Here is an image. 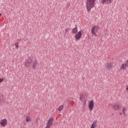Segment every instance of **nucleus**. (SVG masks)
Returning a JSON list of instances; mask_svg holds the SVG:
<instances>
[{"instance_id":"2","label":"nucleus","mask_w":128,"mask_h":128,"mask_svg":"<svg viewBox=\"0 0 128 128\" xmlns=\"http://www.w3.org/2000/svg\"><path fill=\"white\" fill-rule=\"evenodd\" d=\"M99 28L98 26H94L91 30V32H92V34L94 36H96V32Z\"/></svg>"},{"instance_id":"12","label":"nucleus","mask_w":128,"mask_h":128,"mask_svg":"<svg viewBox=\"0 0 128 128\" xmlns=\"http://www.w3.org/2000/svg\"><path fill=\"white\" fill-rule=\"evenodd\" d=\"M98 122L97 121H94L93 123L91 125L90 128H96V126Z\"/></svg>"},{"instance_id":"6","label":"nucleus","mask_w":128,"mask_h":128,"mask_svg":"<svg viewBox=\"0 0 128 128\" xmlns=\"http://www.w3.org/2000/svg\"><path fill=\"white\" fill-rule=\"evenodd\" d=\"M94 100H91L89 104V108L90 110H92V108H94Z\"/></svg>"},{"instance_id":"8","label":"nucleus","mask_w":128,"mask_h":128,"mask_svg":"<svg viewBox=\"0 0 128 128\" xmlns=\"http://www.w3.org/2000/svg\"><path fill=\"white\" fill-rule=\"evenodd\" d=\"M30 62H32V59L28 58V60L26 61V62L25 64L26 66H30Z\"/></svg>"},{"instance_id":"1","label":"nucleus","mask_w":128,"mask_h":128,"mask_svg":"<svg viewBox=\"0 0 128 128\" xmlns=\"http://www.w3.org/2000/svg\"><path fill=\"white\" fill-rule=\"evenodd\" d=\"M96 2V0H87L86 1V8L88 12H90V10L94 8V5Z\"/></svg>"},{"instance_id":"10","label":"nucleus","mask_w":128,"mask_h":128,"mask_svg":"<svg viewBox=\"0 0 128 128\" xmlns=\"http://www.w3.org/2000/svg\"><path fill=\"white\" fill-rule=\"evenodd\" d=\"M4 102V95H2L0 96V104H2Z\"/></svg>"},{"instance_id":"3","label":"nucleus","mask_w":128,"mask_h":128,"mask_svg":"<svg viewBox=\"0 0 128 128\" xmlns=\"http://www.w3.org/2000/svg\"><path fill=\"white\" fill-rule=\"evenodd\" d=\"M53 122H54V118H50L48 120V124H47V126H46V128H50Z\"/></svg>"},{"instance_id":"18","label":"nucleus","mask_w":128,"mask_h":128,"mask_svg":"<svg viewBox=\"0 0 128 128\" xmlns=\"http://www.w3.org/2000/svg\"><path fill=\"white\" fill-rule=\"evenodd\" d=\"M15 46H16V48H17V50H18V43L16 42L15 44Z\"/></svg>"},{"instance_id":"21","label":"nucleus","mask_w":128,"mask_h":128,"mask_svg":"<svg viewBox=\"0 0 128 128\" xmlns=\"http://www.w3.org/2000/svg\"><path fill=\"white\" fill-rule=\"evenodd\" d=\"M66 32H68V28H67L66 30Z\"/></svg>"},{"instance_id":"9","label":"nucleus","mask_w":128,"mask_h":128,"mask_svg":"<svg viewBox=\"0 0 128 128\" xmlns=\"http://www.w3.org/2000/svg\"><path fill=\"white\" fill-rule=\"evenodd\" d=\"M78 32V26L76 25V27L72 29V34H76Z\"/></svg>"},{"instance_id":"22","label":"nucleus","mask_w":128,"mask_h":128,"mask_svg":"<svg viewBox=\"0 0 128 128\" xmlns=\"http://www.w3.org/2000/svg\"><path fill=\"white\" fill-rule=\"evenodd\" d=\"M0 80H4V78H0Z\"/></svg>"},{"instance_id":"23","label":"nucleus","mask_w":128,"mask_h":128,"mask_svg":"<svg viewBox=\"0 0 128 128\" xmlns=\"http://www.w3.org/2000/svg\"><path fill=\"white\" fill-rule=\"evenodd\" d=\"M0 82H2V80H0Z\"/></svg>"},{"instance_id":"20","label":"nucleus","mask_w":128,"mask_h":128,"mask_svg":"<svg viewBox=\"0 0 128 128\" xmlns=\"http://www.w3.org/2000/svg\"><path fill=\"white\" fill-rule=\"evenodd\" d=\"M110 2H111L110 0H108L106 1V3L108 4H110Z\"/></svg>"},{"instance_id":"13","label":"nucleus","mask_w":128,"mask_h":128,"mask_svg":"<svg viewBox=\"0 0 128 128\" xmlns=\"http://www.w3.org/2000/svg\"><path fill=\"white\" fill-rule=\"evenodd\" d=\"M126 66H128L126 63L124 64H122V66H121L120 68H122V70H126Z\"/></svg>"},{"instance_id":"24","label":"nucleus","mask_w":128,"mask_h":128,"mask_svg":"<svg viewBox=\"0 0 128 128\" xmlns=\"http://www.w3.org/2000/svg\"><path fill=\"white\" fill-rule=\"evenodd\" d=\"M80 100H82V96H80Z\"/></svg>"},{"instance_id":"19","label":"nucleus","mask_w":128,"mask_h":128,"mask_svg":"<svg viewBox=\"0 0 128 128\" xmlns=\"http://www.w3.org/2000/svg\"><path fill=\"white\" fill-rule=\"evenodd\" d=\"M125 110H126V108L124 107L123 110H122V112H123L124 114H126V112H124Z\"/></svg>"},{"instance_id":"4","label":"nucleus","mask_w":128,"mask_h":128,"mask_svg":"<svg viewBox=\"0 0 128 128\" xmlns=\"http://www.w3.org/2000/svg\"><path fill=\"white\" fill-rule=\"evenodd\" d=\"M0 124L2 126H6L8 124V120L6 118L0 120Z\"/></svg>"},{"instance_id":"15","label":"nucleus","mask_w":128,"mask_h":128,"mask_svg":"<svg viewBox=\"0 0 128 128\" xmlns=\"http://www.w3.org/2000/svg\"><path fill=\"white\" fill-rule=\"evenodd\" d=\"M63 109H64V106L62 105L60 106V107L58 108V110H59V112H61V110H62Z\"/></svg>"},{"instance_id":"26","label":"nucleus","mask_w":128,"mask_h":128,"mask_svg":"<svg viewBox=\"0 0 128 128\" xmlns=\"http://www.w3.org/2000/svg\"><path fill=\"white\" fill-rule=\"evenodd\" d=\"M0 16H2V14L0 13Z\"/></svg>"},{"instance_id":"7","label":"nucleus","mask_w":128,"mask_h":128,"mask_svg":"<svg viewBox=\"0 0 128 128\" xmlns=\"http://www.w3.org/2000/svg\"><path fill=\"white\" fill-rule=\"evenodd\" d=\"M112 106L113 107L114 110H120V106H118V105L116 104H112Z\"/></svg>"},{"instance_id":"17","label":"nucleus","mask_w":128,"mask_h":128,"mask_svg":"<svg viewBox=\"0 0 128 128\" xmlns=\"http://www.w3.org/2000/svg\"><path fill=\"white\" fill-rule=\"evenodd\" d=\"M106 2V0H102L101 2L102 4H104Z\"/></svg>"},{"instance_id":"5","label":"nucleus","mask_w":128,"mask_h":128,"mask_svg":"<svg viewBox=\"0 0 128 128\" xmlns=\"http://www.w3.org/2000/svg\"><path fill=\"white\" fill-rule=\"evenodd\" d=\"M82 38V32H79L77 34H76L75 35V38L76 40H80Z\"/></svg>"},{"instance_id":"25","label":"nucleus","mask_w":128,"mask_h":128,"mask_svg":"<svg viewBox=\"0 0 128 128\" xmlns=\"http://www.w3.org/2000/svg\"><path fill=\"white\" fill-rule=\"evenodd\" d=\"M120 114L121 116V114H122V113H120Z\"/></svg>"},{"instance_id":"14","label":"nucleus","mask_w":128,"mask_h":128,"mask_svg":"<svg viewBox=\"0 0 128 128\" xmlns=\"http://www.w3.org/2000/svg\"><path fill=\"white\" fill-rule=\"evenodd\" d=\"M36 61L34 60L32 64V68H36Z\"/></svg>"},{"instance_id":"16","label":"nucleus","mask_w":128,"mask_h":128,"mask_svg":"<svg viewBox=\"0 0 128 128\" xmlns=\"http://www.w3.org/2000/svg\"><path fill=\"white\" fill-rule=\"evenodd\" d=\"M30 121V116H28L26 118V122H28Z\"/></svg>"},{"instance_id":"11","label":"nucleus","mask_w":128,"mask_h":128,"mask_svg":"<svg viewBox=\"0 0 128 128\" xmlns=\"http://www.w3.org/2000/svg\"><path fill=\"white\" fill-rule=\"evenodd\" d=\"M112 68V63H110V62H108L107 64L106 68L108 70H110V68Z\"/></svg>"}]
</instances>
